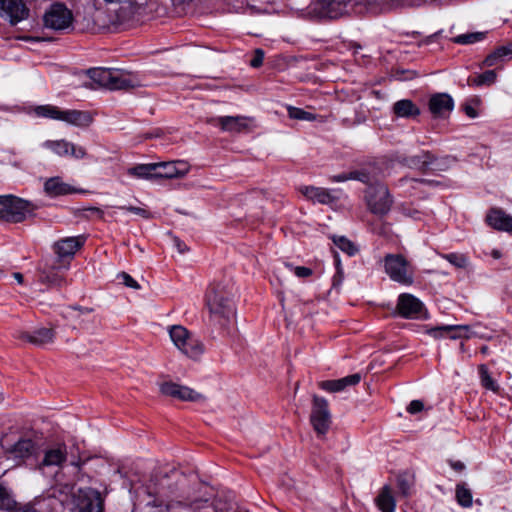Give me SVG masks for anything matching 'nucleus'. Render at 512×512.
<instances>
[{
	"label": "nucleus",
	"instance_id": "obj_13",
	"mask_svg": "<svg viewBox=\"0 0 512 512\" xmlns=\"http://www.w3.org/2000/svg\"><path fill=\"white\" fill-rule=\"evenodd\" d=\"M43 147L53 152L58 157L71 156L75 159H83L87 156V151L82 146H77L67 140H47Z\"/></svg>",
	"mask_w": 512,
	"mask_h": 512
},
{
	"label": "nucleus",
	"instance_id": "obj_43",
	"mask_svg": "<svg viewBox=\"0 0 512 512\" xmlns=\"http://www.w3.org/2000/svg\"><path fill=\"white\" fill-rule=\"evenodd\" d=\"M367 176L365 174H361L359 172H350V173H342L339 175H334L330 177L332 182H344L347 180L355 179L360 181H366Z\"/></svg>",
	"mask_w": 512,
	"mask_h": 512
},
{
	"label": "nucleus",
	"instance_id": "obj_24",
	"mask_svg": "<svg viewBox=\"0 0 512 512\" xmlns=\"http://www.w3.org/2000/svg\"><path fill=\"white\" fill-rule=\"evenodd\" d=\"M44 191L51 197H57L62 195H68L72 193L83 192L82 190L76 189L68 183H65L60 177H52L46 180L44 183Z\"/></svg>",
	"mask_w": 512,
	"mask_h": 512
},
{
	"label": "nucleus",
	"instance_id": "obj_7",
	"mask_svg": "<svg viewBox=\"0 0 512 512\" xmlns=\"http://www.w3.org/2000/svg\"><path fill=\"white\" fill-rule=\"evenodd\" d=\"M386 274L395 282L403 285L413 283L414 269L410 262L401 254H388L384 258Z\"/></svg>",
	"mask_w": 512,
	"mask_h": 512
},
{
	"label": "nucleus",
	"instance_id": "obj_2",
	"mask_svg": "<svg viewBox=\"0 0 512 512\" xmlns=\"http://www.w3.org/2000/svg\"><path fill=\"white\" fill-rule=\"evenodd\" d=\"M69 261L57 257H47L39 262L37 267L38 280L51 288H61L68 285L64 273L69 269Z\"/></svg>",
	"mask_w": 512,
	"mask_h": 512
},
{
	"label": "nucleus",
	"instance_id": "obj_48",
	"mask_svg": "<svg viewBox=\"0 0 512 512\" xmlns=\"http://www.w3.org/2000/svg\"><path fill=\"white\" fill-rule=\"evenodd\" d=\"M264 59V52L262 49H256L253 59L250 62V65L254 68H258L262 65Z\"/></svg>",
	"mask_w": 512,
	"mask_h": 512
},
{
	"label": "nucleus",
	"instance_id": "obj_33",
	"mask_svg": "<svg viewBox=\"0 0 512 512\" xmlns=\"http://www.w3.org/2000/svg\"><path fill=\"white\" fill-rule=\"evenodd\" d=\"M487 224H512V217L500 208H491L486 215Z\"/></svg>",
	"mask_w": 512,
	"mask_h": 512
},
{
	"label": "nucleus",
	"instance_id": "obj_23",
	"mask_svg": "<svg viewBox=\"0 0 512 512\" xmlns=\"http://www.w3.org/2000/svg\"><path fill=\"white\" fill-rule=\"evenodd\" d=\"M67 458V447L65 444H59L55 447L46 449L39 468L61 466Z\"/></svg>",
	"mask_w": 512,
	"mask_h": 512
},
{
	"label": "nucleus",
	"instance_id": "obj_55",
	"mask_svg": "<svg viewBox=\"0 0 512 512\" xmlns=\"http://www.w3.org/2000/svg\"><path fill=\"white\" fill-rule=\"evenodd\" d=\"M13 277L19 284L24 283V276L20 272H14Z\"/></svg>",
	"mask_w": 512,
	"mask_h": 512
},
{
	"label": "nucleus",
	"instance_id": "obj_11",
	"mask_svg": "<svg viewBox=\"0 0 512 512\" xmlns=\"http://www.w3.org/2000/svg\"><path fill=\"white\" fill-rule=\"evenodd\" d=\"M310 422L318 435H325L327 433L331 424V415L326 399L316 395L313 396Z\"/></svg>",
	"mask_w": 512,
	"mask_h": 512
},
{
	"label": "nucleus",
	"instance_id": "obj_1",
	"mask_svg": "<svg viewBox=\"0 0 512 512\" xmlns=\"http://www.w3.org/2000/svg\"><path fill=\"white\" fill-rule=\"evenodd\" d=\"M235 284L231 279L214 280L207 288L205 306L210 320L229 331L236 322Z\"/></svg>",
	"mask_w": 512,
	"mask_h": 512
},
{
	"label": "nucleus",
	"instance_id": "obj_39",
	"mask_svg": "<svg viewBox=\"0 0 512 512\" xmlns=\"http://www.w3.org/2000/svg\"><path fill=\"white\" fill-rule=\"evenodd\" d=\"M456 498L457 502L463 507H470L472 505L471 491L464 485H457Z\"/></svg>",
	"mask_w": 512,
	"mask_h": 512
},
{
	"label": "nucleus",
	"instance_id": "obj_28",
	"mask_svg": "<svg viewBox=\"0 0 512 512\" xmlns=\"http://www.w3.org/2000/svg\"><path fill=\"white\" fill-rule=\"evenodd\" d=\"M75 216L79 222L106 221L104 211L98 207H88L75 210Z\"/></svg>",
	"mask_w": 512,
	"mask_h": 512
},
{
	"label": "nucleus",
	"instance_id": "obj_41",
	"mask_svg": "<svg viewBox=\"0 0 512 512\" xmlns=\"http://www.w3.org/2000/svg\"><path fill=\"white\" fill-rule=\"evenodd\" d=\"M483 38H484V34L480 33V32L467 33V34H462V35H458V36L454 37L453 42L457 43V44L466 45V44H472V43L481 41Z\"/></svg>",
	"mask_w": 512,
	"mask_h": 512
},
{
	"label": "nucleus",
	"instance_id": "obj_50",
	"mask_svg": "<svg viewBox=\"0 0 512 512\" xmlns=\"http://www.w3.org/2000/svg\"><path fill=\"white\" fill-rule=\"evenodd\" d=\"M294 273L299 278H306L312 275V270L308 267L297 266L294 268Z\"/></svg>",
	"mask_w": 512,
	"mask_h": 512
},
{
	"label": "nucleus",
	"instance_id": "obj_57",
	"mask_svg": "<svg viewBox=\"0 0 512 512\" xmlns=\"http://www.w3.org/2000/svg\"><path fill=\"white\" fill-rule=\"evenodd\" d=\"M399 486L404 494L408 492V486L406 485V483H404V481L399 480Z\"/></svg>",
	"mask_w": 512,
	"mask_h": 512
},
{
	"label": "nucleus",
	"instance_id": "obj_18",
	"mask_svg": "<svg viewBox=\"0 0 512 512\" xmlns=\"http://www.w3.org/2000/svg\"><path fill=\"white\" fill-rule=\"evenodd\" d=\"M300 192L308 200L325 205H334L339 199L336 191L328 190L322 187L303 186L300 188Z\"/></svg>",
	"mask_w": 512,
	"mask_h": 512
},
{
	"label": "nucleus",
	"instance_id": "obj_59",
	"mask_svg": "<svg viewBox=\"0 0 512 512\" xmlns=\"http://www.w3.org/2000/svg\"><path fill=\"white\" fill-rule=\"evenodd\" d=\"M492 256H493L494 258H496V259H497V258H499V257H500V253H499V251L494 250V251L492 252Z\"/></svg>",
	"mask_w": 512,
	"mask_h": 512
},
{
	"label": "nucleus",
	"instance_id": "obj_45",
	"mask_svg": "<svg viewBox=\"0 0 512 512\" xmlns=\"http://www.w3.org/2000/svg\"><path fill=\"white\" fill-rule=\"evenodd\" d=\"M128 211L141 216L143 220H155L153 214H151L148 210L140 207H128Z\"/></svg>",
	"mask_w": 512,
	"mask_h": 512
},
{
	"label": "nucleus",
	"instance_id": "obj_22",
	"mask_svg": "<svg viewBox=\"0 0 512 512\" xmlns=\"http://www.w3.org/2000/svg\"><path fill=\"white\" fill-rule=\"evenodd\" d=\"M454 108V102L450 95L437 93L429 100V110L435 117H443Z\"/></svg>",
	"mask_w": 512,
	"mask_h": 512
},
{
	"label": "nucleus",
	"instance_id": "obj_32",
	"mask_svg": "<svg viewBox=\"0 0 512 512\" xmlns=\"http://www.w3.org/2000/svg\"><path fill=\"white\" fill-rule=\"evenodd\" d=\"M155 169L154 163L138 164L134 167L128 168L127 174L138 179L153 180L155 179Z\"/></svg>",
	"mask_w": 512,
	"mask_h": 512
},
{
	"label": "nucleus",
	"instance_id": "obj_31",
	"mask_svg": "<svg viewBox=\"0 0 512 512\" xmlns=\"http://www.w3.org/2000/svg\"><path fill=\"white\" fill-rule=\"evenodd\" d=\"M34 452V443L30 439L19 440L10 450V455L14 459H25Z\"/></svg>",
	"mask_w": 512,
	"mask_h": 512
},
{
	"label": "nucleus",
	"instance_id": "obj_60",
	"mask_svg": "<svg viewBox=\"0 0 512 512\" xmlns=\"http://www.w3.org/2000/svg\"><path fill=\"white\" fill-rule=\"evenodd\" d=\"M481 352H482L483 354H486V353L488 352V347H487V346H483V347L481 348Z\"/></svg>",
	"mask_w": 512,
	"mask_h": 512
},
{
	"label": "nucleus",
	"instance_id": "obj_36",
	"mask_svg": "<svg viewBox=\"0 0 512 512\" xmlns=\"http://www.w3.org/2000/svg\"><path fill=\"white\" fill-rule=\"evenodd\" d=\"M16 504L11 492L0 483V509L11 510Z\"/></svg>",
	"mask_w": 512,
	"mask_h": 512
},
{
	"label": "nucleus",
	"instance_id": "obj_30",
	"mask_svg": "<svg viewBox=\"0 0 512 512\" xmlns=\"http://www.w3.org/2000/svg\"><path fill=\"white\" fill-rule=\"evenodd\" d=\"M506 57L512 59V42L506 46H501L490 53L483 61V64L487 67L495 66L502 62Z\"/></svg>",
	"mask_w": 512,
	"mask_h": 512
},
{
	"label": "nucleus",
	"instance_id": "obj_47",
	"mask_svg": "<svg viewBox=\"0 0 512 512\" xmlns=\"http://www.w3.org/2000/svg\"><path fill=\"white\" fill-rule=\"evenodd\" d=\"M119 276L123 279V282L127 287H130L133 289L140 288V285L137 283V281L134 280L128 273L122 272Z\"/></svg>",
	"mask_w": 512,
	"mask_h": 512
},
{
	"label": "nucleus",
	"instance_id": "obj_10",
	"mask_svg": "<svg viewBox=\"0 0 512 512\" xmlns=\"http://www.w3.org/2000/svg\"><path fill=\"white\" fill-rule=\"evenodd\" d=\"M159 391L161 395L179 401L198 402L204 400V396L200 392L171 380H164L160 382Z\"/></svg>",
	"mask_w": 512,
	"mask_h": 512
},
{
	"label": "nucleus",
	"instance_id": "obj_12",
	"mask_svg": "<svg viewBox=\"0 0 512 512\" xmlns=\"http://www.w3.org/2000/svg\"><path fill=\"white\" fill-rule=\"evenodd\" d=\"M44 25L53 30H64L71 26L73 21L72 12L61 3H56L44 14Z\"/></svg>",
	"mask_w": 512,
	"mask_h": 512
},
{
	"label": "nucleus",
	"instance_id": "obj_6",
	"mask_svg": "<svg viewBox=\"0 0 512 512\" xmlns=\"http://www.w3.org/2000/svg\"><path fill=\"white\" fill-rule=\"evenodd\" d=\"M35 113L40 117L60 120L70 125L88 126L92 117L88 112L79 110H61L53 105H41L35 108Z\"/></svg>",
	"mask_w": 512,
	"mask_h": 512
},
{
	"label": "nucleus",
	"instance_id": "obj_14",
	"mask_svg": "<svg viewBox=\"0 0 512 512\" xmlns=\"http://www.w3.org/2000/svg\"><path fill=\"white\" fill-rule=\"evenodd\" d=\"M28 14L29 9L22 0H0V16L10 24L16 25L26 19Z\"/></svg>",
	"mask_w": 512,
	"mask_h": 512
},
{
	"label": "nucleus",
	"instance_id": "obj_40",
	"mask_svg": "<svg viewBox=\"0 0 512 512\" xmlns=\"http://www.w3.org/2000/svg\"><path fill=\"white\" fill-rule=\"evenodd\" d=\"M433 164V156L428 152H424L421 155L415 156L411 159L410 165L419 169H428Z\"/></svg>",
	"mask_w": 512,
	"mask_h": 512
},
{
	"label": "nucleus",
	"instance_id": "obj_62",
	"mask_svg": "<svg viewBox=\"0 0 512 512\" xmlns=\"http://www.w3.org/2000/svg\"><path fill=\"white\" fill-rule=\"evenodd\" d=\"M418 215H420L419 213H417ZM413 220L415 221H423L422 217L418 216V217H412Z\"/></svg>",
	"mask_w": 512,
	"mask_h": 512
},
{
	"label": "nucleus",
	"instance_id": "obj_56",
	"mask_svg": "<svg viewBox=\"0 0 512 512\" xmlns=\"http://www.w3.org/2000/svg\"><path fill=\"white\" fill-rule=\"evenodd\" d=\"M496 229L500 230V231H506L510 234H512V225H509V226H494Z\"/></svg>",
	"mask_w": 512,
	"mask_h": 512
},
{
	"label": "nucleus",
	"instance_id": "obj_3",
	"mask_svg": "<svg viewBox=\"0 0 512 512\" xmlns=\"http://www.w3.org/2000/svg\"><path fill=\"white\" fill-rule=\"evenodd\" d=\"M168 334L173 345L189 359L199 360L205 351L202 341L182 325H172Z\"/></svg>",
	"mask_w": 512,
	"mask_h": 512
},
{
	"label": "nucleus",
	"instance_id": "obj_58",
	"mask_svg": "<svg viewBox=\"0 0 512 512\" xmlns=\"http://www.w3.org/2000/svg\"><path fill=\"white\" fill-rule=\"evenodd\" d=\"M104 2L106 3H109V4H120V3H125V2H128L129 0H103Z\"/></svg>",
	"mask_w": 512,
	"mask_h": 512
},
{
	"label": "nucleus",
	"instance_id": "obj_21",
	"mask_svg": "<svg viewBox=\"0 0 512 512\" xmlns=\"http://www.w3.org/2000/svg\"><path fill=\"white\" fill-rule=\"evenodd\" d=\"M427 333L433 338H441L444 335H448L451 339L458 338H470L472 336L471 327L468 325H446L431 328L427 330Z\"/></svg>",
	"mask_w": 512,
	"mask_h": 512
},
{
	"label": "nucleus",
	"instance_id": "obj_9",
	"mask_svg": "<svg viewBox=\"0 0 512 512\" xmlns=\"http://www.w3.org/2000/svg\"><path fill=\"white\" fill-rule=\"evenodd\" d=\"M365 201L369 211L375 215H384L389 210L392 199L382 183L370 185L365 191Z\"/></svg>",
	"mask_w": 512,
	"mask_h": 512
},
{
	"label": "nucleus",
	"instance_id": "obj_51",
	"mask_svg": "<svg viewBox=\"0 0 512 512\" xmlns=\"http://www.w3.org/2000/svg\"><path fill=\"white\" fill-rule=\"evenodd\" d=\"M172 239L179 253H184L188 250L187 246L178 237L173 236Z\"/></svg>",
	"mask_w": 512,
	"mask_h": 512
},
{
	"label": "nucleus",
	"instance_id": "obj_54",
	"mask_svg": "<svg viewBox=\"0 0 512 512\" xmlns=\"http://www.w3.org/2000/svg\"><path fill=\"white\" fill-rule=\"evenodd\" d=\"M451 467L456 470V471H463L464 468H465V465L464 463H462L461 461H454V462H451Z\"/></svg>",
	"mask_w": 512,
	"mask_h": 512
},
{
	"label": "nucleus",
	"instance_id": "obj_16",
	"mask_svg": "<svg viewBox=\"0 0 512 512\" xmlns=\"http://www.w3.org/2000/svg\"><path fill=\"white\" fill-rule=\"evenodd\" d=\"M345 4L342 0H313L312 11L319 17L335 19L344 13Z\"/></svg>",
	"mask_w": 512,
	"mask_h": 512
},
{
	"label": "nucleus",
	"instance_id": "obj_15",
	"mask_svg": "<svg viewBox=\"0 0 512 512\" xmlns=\"http://www.w3.org/2000/svg\"><path fill=\"white\" fill-rule=\"evenodd\" d=\"M85 238L82 236L66 237L54 243L53 249L57 258L69 261L73 259L75 253L83 246Z\"/></svg>",
	"mask_w": 512,
	"mask_h": 512
},
{
	"label": "nucleus",
	"instance_id": "obj_26",
	"mask_svg": "<svg viewBox=\"0 0 512 512\" xmlns=\"http://www.w3.org/2000/svg\"><path fill=\"white\" fill-rule=\"evenodd\" d=\"M361 380L360 374H352L337 380H326L319 383V387L327 392H340L348 386H354Z\"/></svg>",
	"mask_w": 512,
	"mask_h": 512
},
{
	"label": "nucleus",
	"instance_id": "obj_8",
	"mask_svg": "<svg viewBox=\"0 0 512 512\" xmlns=\"http://www.w3.org/2000/svg\"><path fill=\"white\" fill-rule=\"evenodd\" d=\"M71 512H103V499L101 494L91 488L79 489L72 494L70 502Z\"/></svg>",
	"mask_w": 512,
	"mask_h": 512
},
{
	"label": "nucleus",
	"instance_id": "obj_49",
	"mask_svg": "<svg viewBox=\"0 0 512 512\" xmlns=\"http://www.w3.org/2000/svg\"><path fill=\"white\" fill-rule=\"evenodd\" d=\"M423 409H424V404L420 400H413V401H411V403L407 407V411L410 414L418 413V412L422 411Z\"/></svg>",
	"mask_w": 512,
	"mask_h": 512
},
{
	"label": "nucleus",
	"instance_id": "obj_44",
	"mask_svg": "<svg viewBox=\"0 0 512 512\" xmlns=\"http://www.w3.org/2000/svg\"><path fill=\"white\" fill-rule=\"evenodd\" d=\"M449 263L457 268H465L467 266V258L462 254L450 253L443 255Z\"/></svg>",
	"mask_w": 512,
	"mask_h": 512
},
{
	"label": "nucleus",
	"instance_id": "obj_29",
	"mask_svg": "<svg viewBox=\"0 0 512 512\" xmlns=\"http://www.w3.org/2000/svg\"><path fill=\"white\" fill-rule=\"evenodd\" d=\"M377 507L382 512H394L395 511V499L392 493V489L389 486H384L379 492L375 499Z\"/></svg>",
	"mask_w": 512,
	"mask_h": 512
},
{
	"label": "nucleus",
	"instance_id": "obj_35",
	"mask_svg": "<svg viewBox=\"0 0 512 512\" xmlns=\"http://www.w3.org/2000/svg\"><path fill=\"white\" fill-rule=\"evenodd\" d=\"M92 312L93 308L72 305L66 308L65 317L72 320H79L82 316L89 315Z\"/></svg>",
	"mask_w": 512,
	"mask_h": 512
},
{
	"label": "nucleus",
	"instance_id": "obj_17",
	"mask_svg": "<svg viewBox=\"0 0 512 512\" xmlns=\"http://www.w3.org/2000/svg\"><path fill=\"white\" fill-rule=\"evenodd\" d=\"M214 121L223 131L240 133L251 129L254 119L246 116H222Z\"/></svg>",
	"mask_w": 512,
	"mask_h": 512
},
{
	"label": "nucleus",
	"instance_id": "obj_37",
	"mask_svg": "<svg viewBox=\"0 0 512 512\" xmlns=\"http://www.w3.org/2000/svg\"><path fill=\"white\" fill-rule=\"evenodd\" d=\"M479 374L481 378V384L483 387L494 392L498 391V385L490 376L486 365L482 364L479 366Z\"/></svg>",
	"mask_w": 512,
	"mask_h": 512
},
{
	"label": "nucleus",
	"instance_id": "obj_4",
	"mask_svg": "<svg viewBox=\"0 0 512 512\" xmlns=\"http://www.w3.org/2000/svg\"><path fill=\"white\" fill-rule=\"evenodd\" d=\"M0 220L7 219L15 222L30 220L37 209L33 203L12 194L0 195Z\"/></svg>",
	"mask_w": 512,
	"mask_h": 512
},
{
	"label": "nucleus",
	"instance_id": "obj_61",
	"mask_svg": "<svg viewBox=\"0 0 512 512\" xmlns=\"http://www.w3.org/2000/svg\"><path fill=\"white\" fill-rule=\"evenodd\" d=\"M414 182H417V183H431L430 181H427V180H413Z\"/></svg>",
	"mask_w": 512,
	"mask_h": 512
},
{
	"label": "nucleus",
	"instance_id": "obj_27",
	"mask_svg": "<svg viewBox=\"0 0 512 512\" xmlns=\"http://www.w3.org/2000/svg\"><path fill=\"white\" fill-rule=\"evenodd\" d=\"M392 111L399 118H415L420 115V109L409 99L395 102Z\"/></svg>",
	"mask_w": 512,
	"mask_h": 512
},
{
	"label": "nucleus",
	"instance_id": "obj_19",
	"mask_svg": "<svg viewBox=\"0 0 512 512\" xmlns=\"http://www.w3.org/2000/svg\"><path fill=\"white\" fill-rule=\"evenodd\" d=\"M397 310L404 318H419L423 311V304L411 294H401L398 299Z\"/></svg>",
	"mask_w": 512,
	"mask_h": 512
},
{
	"label": "nucleus",
	"instance_id": "obj_25",
	"mask_svg": "<svg viewBox=\"0 0 512 512\" xmlns=\"http://www.w3.org/2000/svg\"><path fill=\"white\" fill-rule=\"evenodd\" d=\"M19 339L27 341L36 346H43L52 343L55 337V332L52 328H39L34 332H20Z\"/></svg>",
	"mask_w": 512,
	"mask_h": 512
},
{
	"label": "nucleus",
	"instance_id": "obj_34",
	"mask_svg": "<svg viewBox=\"0 0 512 512\" xmlns=\"http://www.w3.org/2000/svg\"><path fill=\"white\" fill-rule=\"evenodd\" d=\"M334 244L348 255H354L358 252L357 246L344 236H333Z\"/></svg>",
	"mask_w": 512,
	"mask_h": 512
},
{
	"label": "nucleus",
	"instance_id": "obj_42",
	"mask_svg": "<svg viewBox=\"0 0 512 512\" xmlns=\"http://www.w3.org/2000/svg\"><path fill=\"white\" fill-rule=\"evenodd\" d=\"M496 80V73L493 70H488L471 80V83L476 86L483 84H492Z\"/></svg>",
	"mask_w": 512,
	"mask_h": 512
},
{
	"label": "nucleus",
	"instance_id": "obj_63",
	"mask_svg": "<svg viewBox=\"0 0 512 512\" xmlns=\"http://www.w3.org/2000/svg\"><path fill=\"white\" fill-rule=\"evenodd\" d=\"M4 400V396L2 393H0V402H2Z\"/></svg>",
	"mask_w": 512,
	"mask_h": 512
},
{
	"label": "nucleus",
	"instance_id": "obj_53",
	"mask_svg": "<svg viewBox=\"0 0 512 512\" xmlns=\"http://www.w3.org/2000/svg\"><path fill=\"white\" fill-rule=\"evenodd\" d=\"M448 159H443L441 161L435 160V170H443L447 168Z\"/></svg>",
	"mask_w": 512,
	"mask_h": 512
},
{
	"label": "nucleus",
	"instance_id": "obj_38",
	"mask_svg": "<svg viewBox=\"0 0 512 512\" xmlns=\"http://www.w3.org/2000/svg\"><path fill=\"white\" fill-rule=\"evenodd\" d=\"M288 115L291 119L301 120V121H314L316 119V115L305 111L301 108L288 106L287 107Z\"/></svg>",
	"mask_w": 512,
	"mask_h": 512
},
{
	"label": "nucleus",
	"instance_id": "obj_46",
	"mask_svg": "<svg viewBox=\"0 0 512 512\" xmlns=\"http://www.w3.org/2000/svg\"><path fill=\"white\" fill-rule=\"evenodd\" d=\"M39 501L35 500L34 502L24 504L22 506L16 507L15 509L11 510L10 512H39L36 509V504H38Z\"/></svg>",
	"mask_w": 512,
	"mask_h": 512
},
{
	"label": "nucleus",
	"instance_id": "obj_52",
	"mask_svg": "<svg viewBox=\"0 0 512 512\" xmlns=\"http://www.w3.org/2000/svg\"><path fill=\"white\" fill-rule=\"evenodd\" d=\"M464 111H465L466 115L468 117H470V118H476L477 115H478L476 109L474 107H472L471 105H468V104H466L464 106Z\"/></svg>",
	"mask_w": 512,
	"mask_h": 512
},
{
	"label": "nucleus",
	"instance_id": "obj_20",
	"mask_svg": "<svg viewBox=\"0 0 512 512\" xmlns=\"http://www.w3.org/2000/svg\"><path fill=\"white\" fill-rule=\"evenodd\" d=\"M155 165V179L166 178H181L188 172V167L182 162H162L154 163Z\"/></svg>",
	"mask_w": 512,
	"mask_h": 512
},
{
	"label": "nucleus",
	"instance_id": "obj_5",
	"mask_svg": "<svg viewBox=\"0 0 512 512\" xmlns=\"http://www.w3.org/2000/svg\"><path fill=\"white\" fill-rule=\"evenodd\" d=\"M90 79L99 87L110 90L129 89L135 85L131 78L120 70L109 68H94L88 71Z\"/></svg>",
	"mask_w": 512,
	"mask_h": 512
}]
</instances>
